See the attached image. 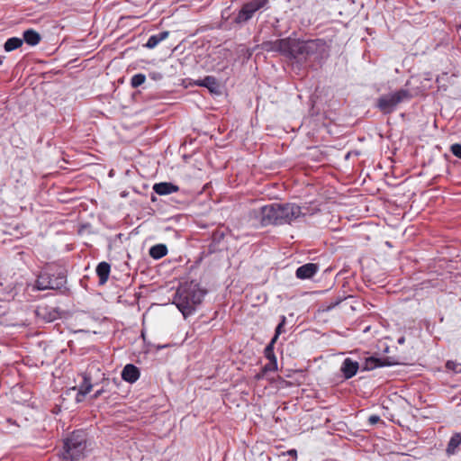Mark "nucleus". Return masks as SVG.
Listing matches in <instances>:
<instances>
[{"mask_svg": "<svg viewBox=\"0 0 461 461\" xmlns=\"http://www.w3.org/2000/svg\"><path fill=\"white\" fill-rule=\"evenodd\" d=\"M66 283V276L60 272L56 277H51L48 272H42L36 280L38 290L59 289Z\"/></svg>", "mask_w": 461, "mask_h": 461, "instance_id": "obj_6", "label": "nucleus"}, {"mask_svg": "<svg viewBox=\"0 0 461 461\" xmlns=\"http://www.w3.org/2000/svg\"><path fill=\"white\" fill-rule=\"evenodd\" d=\"M302 215L301 208L293 203H270L261 206V226L290 223Z\"/></svg>", "mask_w": 461, "mask_h": 461, "instance_id": "obj_2", "label": "nucleus"}, {"mask_svg": "<svg viewBox=\"0 0 461 461\" xmlns=\"http://www.w3.org/2000/svg\"><path fill=\"white\" fill-rule=\"evenodd\" d=\"M205 294L197 284L186 283L181 285L173 300V303L182 312L185 318L191 315L199 305Z\"/></svg>", "mask_w": 461, "mask_h": 461, "instance_id": "obj_3", "label": "nucleus"}, {"mask_svg": "<svg viewBox=\"0 0 461 461\" xmlns=\"http://www.w3.org/2000/svg\"><path fill=\"white\" fill-rule=\"evenodd\" d=\"M359 368L358 362L352 360L351 358H346L340 367V371L342 372L344 377L346 379H349L353 377Z\"/></svg>", "mask_w": 461, "mask_h": 461, "instance_id": "obj_10", "label": "nucleus"}, {"mask_svg": "<svg viewBox=\"0 0 461 461\" xmlns=\"http://www.w3.org/2000/svg\"><path fill=\"white\" fill-rule=\"evenodd\" d=\"M140 377V371L137 366L132 364L126 365L122 371V378L129 383L136 382Z\"/></svg>", "mask_w": 461, "mask_h": 461, "instance_id": "obj_12", "label": "nucleus"}, {"mask_svg": "<svg viewBox=\"0 0 461 461\" xmlns=\"http://www.w3.org/2000/svg\"><path fill=\"white\" fill-rule=\"evenodd\" d=\"M446 368L448 370V371H451L455 374H460L461 373V364L460 363H457L456 361H447L446 363Z\"/></svg>", "mask_w": 461, "mask_h": 461, "instance_id": "obj_23", "label": "nucleus"}, {"mask_svg": "<svg viewBox=\"0 0 461 461\" xmlns=\"http://www.w3.org/2000/svg\"><path fill=\"white\" fill-rule=\"evenodd\" d=\"M404 340H405L404 337H402V338H400V339H398V343H399V344H403V343H404Z\"/></svg>", "mask_w": 461, "mask_h": 461, "instance_id": "obj_28", "label": "nucleus"}, {"mask_svg": "<svg viewBox=\"0 0 461 461\" xmlns=\"http://www.w3.org/2000/svg\"><path fill=\"white\" fill-rule=\"evenodd\" d=\"M111 266L107 262H101L96 267V274L99 277V284L104 285L109 277Z\"/></svg>", "mask_w": 461, "mask_h": 461, "instance_id": "obj_14", "label": "nucleus"}, {"mask_svg": "<svg viewBox=\"0 0 461 461\" xmlns=\"http://www.w3.org/2000/svg\"><path fill=\"white\" fill-rule=\"evenodd\" d=\"M287 453H288L289 456H297V452H296L295 449H291Z\"/></svg>", "mask_w": 461, "mask_h": 461, "instance_id": "obj_27", "label": "nucleus"}, {"mask_svg": "<svg viewBox=\"0 0 461 461\" xmlns=\"http://www.w3.org/2000/svg\"><path fill=\"white\" fill-rule=\"evenodd\" d=\"M153 190L158 195H167L178 192L179 187L169 182H160L153 185Z\"/></svg>", "mask_w": 461, "mask_h": 461, "instance_id": "obj_11", "label": "nucleus"}, {"mask_svg": "<svg viewBox=\"0 0 461 461\" xmlns=\"http://www.w3.org/2000/svg\"><path fill=\"white\" fill-rule=\"evenodd\" d=\"M411 98V94L406 89H400L396 92L381 95L377 99V107L384 113H393L397 105Z\"/></svg>", "mask_w": 461, "mask_h": 461, "instance_id": "obj_5", "label": "nucleus"}, {"mask_svg": "<svg viewBox=\"0 0 461 461\" xmlns=\"http://www.w3.org/2000/svg\"><path fill=\"white\" fill-rule=\"evenodd\" d=\"M318 270L319 267L317 264L307 263L296 269L295 276L299 279H308L312 277Z\"/></svg>", "mask_w": 461, "mask_h": 461, "instance_id": "obj_9", "label": "nucleus"}, {"mask_svg": "<svg viewBox=\"0 0 461 461\" xmlns=\"http://www.w3.org/2000/svg\"><path fill=\"white\" fill-rule=\"evenodd\" d=\"M104 393V390L101 389V390H97L94 395H93V398L94 399H97L98 397H100L102 395V393Z\"/></svg>", "mask_w": 461, "mask_h": 461, "instance_id": "obj_26", "label": "nucleus"}, {"mask_svg": "<svg viewBox=\"0 0 461 461\" xmlns=\"http://www.w3.org/2000/svg\"><path fill=\"white\" fill-rule=\"evenodd\" d=\"M23 41L21 38H17V37L10 38L5 41V43L4 45L5 50L7 52L13 51V50L20 48L23 45Z\"/></svg>", "mask_w": 461, "mask_h": 461, "instance_id": "obj_19", "label": "nucleus"}, {"mask_svg": "<svg viewBox=\"0 0 461 461\" xmlns=\"http://www.w3.org/2000/svg\"><path fill=\"white\" fill-rule=\"evenodd\" d=\"M265 3H266V0H261V3H260L261 8H263V7H264Z\"/></svg>", "mask_w": 461, "mask_h": 461, "instance_id": "obj_29", "label": "nucleus"}, {"mask_svg": "<svg viewBox=\"0 0 461 461\" xmlns=\"http://www.w3.org/2000/svg\"><path fill=\"white\" fill-rule=\"evenodd\" d=\"M146 80V77L143 74H136L131 77V85L132 87H138L141 86Z\"/></svg>", "mask_w": 461, "mask_h": 461, "instance_id": "obj_22", "label": "nucleus"}, {"mask_svg": "<svg viewBox=\"0 0 461 461\" xmlns=\"http://www.w3.org/2000/svg\"><path fill=\"white\" fill-rule=\"evenodd\" d=\"M450 149L454 156L461 159V144H453Z\"/></svg>", "mask_w": 461, "mask_h": 461, "instance_id": "obj_24", "label": "nucleus"}, {"mask_svg": "<svg viewBox=\"0 0 461 461\" xmlns=\"http://www.w3.org/2000/svg\"><path fill=\"white\" fill-rule=\"evenodd\" d=\"M86 436L83 430L74 431L64 443L62 458L64 461H76L85 456Z\"/></svg>", "mask_w": 461, "mask_h": 461, "instance_id": "obj_4", "label": "nucleus"}, {"mask_svg": "<svg viewBox=\"0 0 461 461\" xmlns=\"http://www.w3.org/2000/svg\"><path fill=\"white\" fill-rule=\"evenodd\" d=\"M167 254V246L164 244H157L150 248L149 249V255L151 258L155 259H158L163 258Z\"/></svg>", "mask_w": 461, "mask_h": 461, "instance_id": "obj_17", "label": "nucleus"}, {"mask_svg": "<svg viewBox=\"0 0 461 461\" xmlns=\"http://www.w3.org/2000/svg\"><path fill=\"white\" fill-rule=\"evenodd\" d=\"M275 45L282 53L298 60L321 55L325 48V44L321 40L299 41L290 38L278 40L275 42Z\"/></svg>", "mask_w": 461, "mask_h": 461, "instance_id": "obj_1", "label": "nucleus"}, {"mask_svg": "<svg viewBox=\"0 0 461 461\" xmlns=\"http://www.w3.org/2000/svg\"><path fill=\"white\" fill-rule=\"evenodd\" d=\"M386 364L384 362H382L381 359L372 357L366 360L365 369L372 370L379 366H384Z\"/></svg>", "mask_w": 461, "mask_h": 461, "instance_id": "obj_21", "label": "nucleus"}, {"mask_svg": "<svg viewBox=\"0 0 461 461\" xmlns=\"http://www.w3.org/2000/svg\"><path fill=\"white\" fill-rule=\"evenodd\" d=\"M169 35V32L167 31L159 32L158 34L151 35L145 46L148 49H153L155 48L159 42L166 40Z\"/></svg>", "mask_w": 461, "mask_h": 461, "instance_id": "obj_15", "label": "nucleus"}, {"mask_svg": "<svg viewBox=\"0 0 461 461\" xmlns=\"http://www.w3.org/2000/svg\"><path fill=\"white\" fill-rule=\"evenodd\" d=\"M91 380L88 376H83V383L79 385L78 393L76 396V401L80 402L83 401L84 397L92 390Z\"/></svg>", "mask_w": 461, "mask_h": 461, "instance_id": "obj_13", "label": "nucleus"}, {"mask_svg": "<svg viewBox=\"0 0 461 461\" xmlns=\"http://www.w3.org/2000/svg\"><path fill=\"white\" fill-rule=\"evenodd\" d=\"M199 85L207 87L212 93L219 92L220 86L213 77H205Z\"/></svg>", "mask_w": 461, "mask_h": 461, "instance_id": "obj_18", "label": "nucleus"}, {"mask_svg": "<svg viewBox=\"0 0 461 461\" xmlns=\"http://www.w3.org/2000/svg\"><path fill=\"white\" fill-rule=\"evenodd\" d=\"M259 9V2L255 0L253 2L245 4L238 15L235 17L236 23H243L249 20L253 14Z\"/></svg>", "mask_w": 461, "mask_h": 461, "instance_id": "obj_8", "label": "nucleus"}, {"mask_svg": "<svg viewBox=\"0 0 461 461\" xmlns=\"http://www.w3.org/2000/svg\"><path fill=\"white\" fill-rule=\"evenodd\" d=\"M461 443V436L459 434H455L449 440L447 452L448 455H452L455 453L456 448L460 445Z\"/></svg>", "mask_w": 461, "mask_h": 461, "instance_id": "obj_20", "label": "nucleus"}, {"mask_svg": "<svg viewBox=\"0 0 461 461\" xmlns=\"http://www.w3.org/2000/svg\"><path fill=\"white\" fill-rule=\"evenodd\" d=\"M41 35L34 30H27L23 32V40L28 45L35 46L41 41Z\"/></svg>", "mask_w": 461, "mask_h": 461, "instance_id": "obj_16", "label": "nucleus"}, {"mask_svg": "<svg viewBox=\"0 0 461 461\" xmlns=\"http://www.w3.org/2000/svg\"><path fill=\"white\" fill-rule=\"evenodd\" d=\"M285 317L283 316L281 322L277 325V327L276 329V334H275L274 338L272 339L269 345L265 348L264 355H265V357L268 360V363L266 364L263 367V370L265 372L274 371V370L277 369V360L273 352V344L276 342L277 337L283 332V327L285 325Z\"/></svg>", "mask_w": 461, "mask_h": 461, "instance_id": "obj_7", "label": "nucleus"}, {"mask_svg": "<svg viewBox=\"0 0 461 461\" xmlns=\"http://www.w3.org/2000/svg\"><path fill=\"white\" fill-rule=\"evenodd\" d=\"M380 421V417L378 415H371L369 418H368V422L371 424V425H375L376 424L377 422Z\"/></svg>", "mask_w": 461, "mask_h": 461, "instance_id": "obj_25", "label": "nucleus"}]
</instances>
